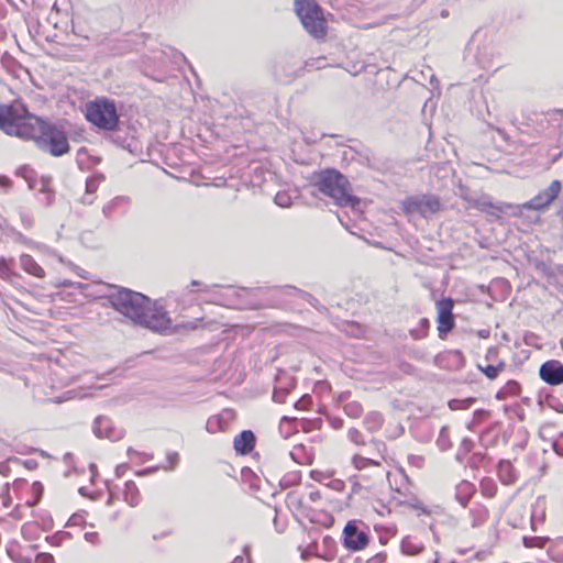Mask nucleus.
<instances>
[{
	"label": "nucleus",
	"mask_w": 563,
	"mask_h": 563,
	"mask_svg": "<svg viewBox=\"0 0 563 563\" xmlns=\"http://www.w3.org/2000/svg\"><path fill=\"white\" fill-rule=\"evenodd\" d=\"M95 200V197L92 194H87L81 198V202L84 205H91Z\"/></svg>",
	"instance_id": "obj_55"
},
{
	"label": "nucleus",
	"mask_w": 563,
	"mask_h": 563,
	"mask_svg": "<svg viewBox=\"0 0 563 563\" xmlns=\"http://www.w3.org/2000/svg\"><path fill=\"white\" fill-rule=\"evenodd\" d=\"M155 468H147V470H144V471H141L139 472V475L141 474H147V473H151L152 471H154Z\"/></svg>",
	"instance_id": "obj_60"
},
{
	"label": "nucleus",
	"mask_w": 563,
	"mask_h": 563,
	"mask_svg": "<svg viewBox=\"0 0 563 563\" xmlns=\"http://www.w3.org/2000/svg\"><path fill=\"white\" fill-rule=\"evenodd\" d=\"M468 516L471 526L473 528H478L486 522L488 518V510L482 505H476L470 509Z\"/></svg>",
	"instance_id": "obj_25"
},
{
	"label": "nucleus",
	"mask_w": 563,
	"mask_h": 563,
	"mask_svg": "<svg viewBox=\"0 0 563 563\" xmlns=\"http://www.w3.org/2000/svg\"><path fill=\"white\" fill-rule=\"evenodd\" d=\"M548 555L552 561L563 563V538L552 541L548 549Z\"/></svg>",
	"instance_id": "obj_27"
},
{
	"label": "nucleus",
	"mask_w": 563,
	"mask_h": 563,
	"mask_svg": "<svg viewBox=\"0 0 563 563\" xmlns=\"http://www.w3.org/2000/svg\"><path fill=\"white\" fill-rule=\"evenodd\" d=\"M367 528L362 521H349L343 529L344 547L352 551L363 550L368 544Z\"/></svg>",
	"instance_id": "obj_8"
},
{
	"label": "nucleus",
	"mask_w": 563,
	"mask_h": 563,
	"mask_svg": "<svg viewBox=\"0 0 563 563\" xmlns=\"http://www.w3.org/2000/svg\"><path fill=\"white\" fill-rule=\"evenodd\" d=\"M323 542H324V543L332 542V539H331L330 537H325V538L323 539Z\"/></svg>",
	"instance_id": "obj_61"
},
{
	"label": "nucleus",
	"mask_w": 563,
	"mask_h": 563,
	"mask_svg": "<svg viewBox=\"0 0 563 563\" xmlns=\"http://www.w3.org/2000/svg\"><path fill=\"white\" fill-rule=\"evenodd\" d=\"M474 401V398L452 399L449 401V407L451 410H465L468 409Z\"/></svg>",
	"instance_id": "obj_36"
},
{
	"label": "nucleus",
	"mask_w": 563,
	"mask_h": 563,
	"mask_svg": "<svg viewBox=\"0 0 563 563\" xmlns=\"http://www.w3.org/2000/svg\"><path fill=\"white\" fill-rule=\"evenodd\" d=\"M476 63L486 70H497L501 66V56L492 43L478 46L474 55Z\"/></svg>",
	"instance_id": "obj_11"
},
{
	"label": "nucleus",
	"mask_w": 563,
	"mask_h": 563,
	"mask_svg": "<svg viewBox=\"0 0 563 563\" xmlns=\"http://www.w3.org/2000/svg\"><path fill=\"white\" fill-rule=\"evenodd\" d=\"M481 493L483 496L493 498L497 494V484L490 477H484L479 484Z\"/></svg>",
	"instance_id": "obj_29"
},
{
	"label": "nucleus",
	"mask_w": 563,
	"mask_h": 563,
	"mask_svg": "<svg viewBox=\"0 0 563 563\" xmlns=\"http://www.w3.org/2000/svg\"><path fill=\"white\" fill-rule=\"evenodd\" d=\"M123 498L131 507H136L141 503V494L134 482L125 483Z\"/></svg>",
	"instance_id": "obj_24"
},
{
	"label": "nucleus",
	"mask_w": 563,
	"mask_h": 563,
	"mask_svg": "<svg viewBox=\"0 0 563 563\" xmlns=\"http://www.w3.org/2000/svg\"><path fill=\"white\" fill-rule=\"evenodd\" d=\"M20 266L25 273L35 277L43 278L45 276L44 269L29 254H22L20 256Z\"/></svg>",
	"instance_id": "obj_22"
},
{
	"label": "nucleus",
	"mask_w": 563,
	"mask_h": 563,
	"mask_svg": "<svg viewBox=\"0 0 563 563\" xmlns=\"http://www.w3.org/2000/svg\"><path fill=\"white\" fill-rule=\"evenodd\" d=\"M539 374L542 380L549 385L563 384V364L556 360H550L544 362L539 369Z\"/></svg>",
	"instance_id": "obj_13"
},
{
	"label": "nucleus",
	"mask_w": 563,
	"mask_h": 563,
	"mask_svg": "<svg viewBox=\"0 0 563 563\" xmlns=\"http://www.w3.org/2000/svg\"><path fill=\"white\" fill-rule=\"evenodd\" d=\"M477 368L484 373L489 379H495L499 373L505 368L504 362H499L498 365H477Z\"/></svg>",
	"instance_id": "obj_31"
},
{
	"label": "nucleus",
	"mask_w": 563,
	"mask_h": 563,
	"mask_svg": "<svg viewBox=\"0 0 563 563\" xmlns=\"http://www.w3.org/2000/svg\"><path fill=\"white\" fill-rule=\"evenodd\" d=\"M243 562H244L243 556L238 555V556H235V558H234V560H233L232 562H230V563H243Z\"/></svg>",
	"instance_id": "obj_57"
},
{
	"label": "nucleus",
	"mask_w": 563,
	"mask_h": 563,
	"mask_svg": "<svg viewBox=\"0 0 563 563\" xmlns=\"http://www.w3.org/2000/svg\"><path fill=\"white\" fill-rule=\"evenodd\" d=\"M545 516V499L543 497L537 498L532 506L531 525L534 529L536 522H543Z\"/></svg>",
	"instance_id": "obj_26"
},
{
	"label": "nucleus",
	"mask_w": 563,
	"mask_h": 563,
	"mask_svg": "<svg viewBox=\"0 0 563 563\" xmlns=\"http://www.w3.org/2000/svg\"><path fill=\"white\" fill-rule=\"evenodd\" d=\"M303 450V446L300 445V446H296L292 451L289 452V455L291 456V459L294 461H296L297 463H301L298 454Z\"/></svg>",
	"instance_id": "obj_51"
},
{
	"label": "nucleus",
	"mask_w": 563,
	"mask_h": 563,
	"mask_svg": "<svg viewBox=\"0 0 563 563\" xmlns=\"http://www.w3.org/2000/svg\"><path fill=\"white\" fill-rule=\"evenodd\" d=\"M318 497H319V493H317V492H313V493H311V494H310V498H311L312 500H314V499H316V498H318Z\"/></svg>",
	"instance_id": "obj_59"
},
{
	"label": "nucleus",
	"mask_w": 563,
	"mask_h": 563,
	"mask_svg": "<svg viewBox=\"0 0 563 563\" xmlns=\"http://www.w3.org/2000/svg\"><path fill=\"white\" fill-rule=\"evenodd\" d=\"M33 489H34V492H36V493H41V492H42V489H43L42 484H41V483H38V482L34 483V484H33Z\"/></svg>",
	"instance_id": "obj_56"
},
{
	"label": "nucleus",
	"mask_w": 563,
	"mask_h": 563,
	"mask_svg": "<svg viewBox=\"0 0 563 563\" xmlns=\"http://www.w3.org/2000/svg\"><path fill=\"white\" fill-rule=\"evenodd\" d=\"M474 493L475 486L468 481H462L455 486V499L463 507H466Z\"/></svg>",
	"instance_id": "obj_20"
},
{
	"label": "nucleus",
	"mask_w": 563,
	"mask_h": 563,
	"mask_svg": "<svg viewBox=\"0 0 563 563\" xmlns=\"http://www.w3.org/2000/svg\"><path fill=\"white\" fill-rule=\"evenodd\" d=\"M309 555H316V556L321 558V559H323L325 561H332L334 559V553L333 552H328V553H324V554H320V553L316 552L312 547L307 548L301 553V558L303 560H307Z\"/></svg>",
	"instance_id": "obj_41"
},
{
	"label": "nucleus",
	"mask_w": 563,
	"mask_h": 563,
	"mask_svg": "<svg viewBox=\"0 0 563 563\" xmlns=\"http://www.w3.org/2000/svg\"><path fill=\"white\" fill-rule=\"evenodd\" d=\"M35 563H54V558L49 553H40L35 558Z\"/></svg>",
	"instance_id": "obj_46"
},
{
	"label": "nucleus",
	"mask_w": 563,
	"mask_h": 563,
	"mask_svg": "<svg viewBox=\"0 0 563 563\" xmlns=\"http://www.w3.org/2000/svg\"><path fill=\"white\" fill-rule=\"evenodd\" d=\"M351 462L357 471V474L351 477L353 492L361 489L371 490L382 484L384 478L389 475V472L379 461L354 454Z\"/></svg>",
	"instance_id": "obj_4"
},
{
	"label": "nucleus",
	"mask_w": 563,
	"mask_h": 563,
	"mask_svg": "<svg viewBox=\"0 0 563 563\" xmlns=\"http://www.w3.org/2000/svg\"><path fill=\"white\" fill-rule=\"evenodd\" d=\"M275 203L283 208H288L292 203V197L287 191H278L275 196Z\"/></svg>",
	"instance_id": "obj_38"
},
{
	"label": "nucleus",
	"mask_w": 563,
	"mask_h": 563,
	"mask_svg": "<svg viewBox=\"0 0 563 563\" xmlns=\"http://www.w3.org/2000/svg\"><path fill=\"white\" fill-rule=\"evenodd\" d=\"M283 292L285 295H288V296H295V297H298V298H301V299H305L307 300L310 305L314 306L316 307V303L318 302V300L312 297L310 294L306 292V291H302L296 287H292V286H286L283 290Z\"/></svg>",
	"instance_id": "obj_30"
},
{
	"label": "nucleus",
	"mask_w": 563,
	"mask_h": 563,
	"mask_svg": "<svg viewBox=\"0 0 563 563\" xmlns=\"http://www.w3.org/2000/svg\"><path fill=\"white\" fill-rule=\"evenodd\" d=\"M49 374H51V383H52V385L49 386L51 390L66 386L70 382V378L66 375L65 369L62 366H59L58 364H54L51 367ZM34 394L38 399H42V400L45 399L44 397H46L47 400H51L54 402H62V401L66 400L65 397L54 396L53 391H46L41 386H37L35 388ZM69 398H70V396L67 397V399H69Z\"/></svg>",
	"instance_id": "obj_10"
},
{
	"label": "nucleus",
	"mask_w": 563,
	"mask_h": 563,
	"mask_svg": "<svg viewBox=\"0 0 563 563\" xmlns=\"http://www.w3.org/2000/svg\"><path fill=\"white\" fill-rule=\"evenodd\" d=\"M329 422H330V426L335 429V430H340L343 428L344 426V422L341 418L339 417H332L329 419Z\"/></svg>",
	"instance_id": "obj_48"
},
{
	"label": "nucleus",
	"mask_w": 563,
	"mask_h": 563,
	"mask_svg": "<svg viewBox=\"0 0 563 563\" xmlns=\"http://www.w3.org/2000/svg\"><path fill=\"white\" fill-rule=\"evenodd\" d=\"M441 209V201L434 195L420 194L401 201V210L407 216L419 214L429 218Z\"/></svg>",
	"instance_id": "obj_7"
},
{
	"label": "nucleus",
	"mask_w": 563,
	"mask_h": 563,
	"mask_svg": "<svg viewBox=\"0 0 563 563\" xmlns=\"http://www.w3.org/2000/svg\"><path fill=\"white\" fill-rule=\"evenodd\" d=\"M369 442L376 446L379 453L386 450V444L375 438H373Z\"/></svg>",
	"instance_id": "obj_52"
},
{
	"label": "nucleus",
	"mask_w": 563,
	"mask_h": 563,
	"mask_svg": "<svg viewBox=\"0 0 563 563\" xmlns=\"http://www.w3.org/2000/svg\"><path fill=\"white\" fill-rule=\"evenodd\" d=\"M178 461H179V455L177 452H168L166 455L167 465H164L163 468L164 470H173L178 464Z\"/></svg>",
	"instance_id": "obj_43"
},
{
	"label": "nucleus",
	"mask_w": 563,
	"mask_h": 563,
	"mask_svg": "<svg viewBox=\"0 0 563 563\" xmlns=\"http://www.w3.org/2000/svg\"><path fill=\"white\" fill-rule=\"evenodd\" d=\"M561 190L562 183L558 179H554L545 189L541 190L533 198L520 205L519 207H521V211L523 209L533 211H544L559 197Z\"/></svg>",
	"instance_id": "obj_9"
},
{
	"label": "nucleus",
	"mask_w": 563,
	"mask_h": 563,
	"mask_svg": "<svg viewBox=\"0 0 563 563\" xmlns=\"http://www.w3.org/2000/svg\"><path fill=\"white\" fill-rule=\"evenodd\" d=\"M128 455L131 457V460H133L134 456L139 457L141 463L153 459V454L140 453L135 451L133 448L128 449Z\"/></svg>",
	"instance_id": "obj_44"
},
{
	"label": "nucleus",
	"mask_w": 563,
	"mask_h": 563,
	"mask_svg": "<svg viewBox=\"0 0 563 563\" xmlns=\"http://www.w3.org/2000/svg\"><path fill=\"white\" fill-rule=\"evenodd\" d=\"M520 385L516 380H508L506 385L497 393L496 397L500 400L508 396H517L520 393Z\"/></svg>",
	"instance_id": "obj_28"
},
{
	"label": "nucleus",
	"mask_w": 563,
	"mask_h": 563,
	"mask_svg": "<svg viewBox=\"0 0 563 563\" xmlns=\"http://www.w3.org/2000/svg\"><path fill=\"white\" fill-rule=\"evenodd\" d=\"M473 449V441L471 439L464 438L460 444L459 451L456 453V460L462 461L464 456L470 453Z\"/></svg>",
	"instance_id": "obj_39"
},
{
	"label": "nucleus",
	"mask_w": 563,
	"mask_h": 563,
	"mask_svg": "<svg viewBox=\"0 0 563 563\" xmlns=\"http://www.w3.org/2000/svg\"><path fill=\"white\" fill-rule=\"evenodd\" d=\"M497 473L500 482L505 485L515 484L518 479V473L514 465L506 460L498 463Z\"/></svg>",
	"instance_id": "obj_19"
},
{
	"label": "nucleus",
	"mask_w": 563,
	"mask_h": 563,
	"mask_svg": "<svg viewBox=\"0 0 563 563\" xmlns=\"http://www.w3.org/2000/svg\"><path fill=\"white\" fill-rule=\"evenodd\" d=\"M433 563H439V558L438 556L434 559Z\"/></svg>",
	"instance_id": "obj_64"
},
{
	"label": "nucleus",
	"mask_w": 563,
	"mask_h": 563,
	"mask_svg": "<svg viewBox=\"0 0 563 563\" xmlns=\"http://www.w3.org/2000/svg\"><path fill=\"white\" fill-rule=\"evenodd\" d=\"M243 553L249 558L250 556V545H245L243 548Z\"/></svg>",
	"instance_id": "obj_58"
},
{
	"label": "nucleus",
	"mask_w": 563,
	"mask_h": 563,
	"mask_svg": "<svg viewBox=\"0 0 563 563\" xmlns=\"http://www.w3.org/2000/svg\"><path fill=\"white\" fill-rule=\"evenodd\" d=\"M255 435L251 430L239 433L233 441L234 449L240 454H247L254 449Z\"/></svg>",
	"instance_id": "obj_17"
},
{
	"label": "nucleus",
	"mask_w": 563,
	"mask_h": 563,
	"mask_svg": "<svg viewBox=\"0 0 563 563\" xmlns=\"http://www.w3.org/2000/svg\"><path fill=\"white\" fill-rule=\"evenodd\" d=\"M84 538L87 542L96 545L99 543V534L98 532H95V531H87L85 532L84 534Z\"/></svg>",
	"instance_id": "obj_45"
},
{
	"label": "nucleus",
	"mask_w": 563,
	"mask_h": 563,
	"mask_svg": "<svg viewBox=\"0 0 563 563\" xmlns=\"http://www.w3.org/2000/svg\"><path fill=\"white\" fill-rule=\"evenodd\" d=\"M559 216L561 217V219L563 220V209L559 212Z\"/></svg>",
	"instance_id": "obj_63"
},
{
	"label": "nucleus",
	"mask_w": 563,
	"mask_h": 563,
	"mask_svg": "<svg viewBox=\"0 0 563 563\" xmlns=\"http://www.w3.org/2000/svg\"><path fill=\"white\" fill-rule=\"evenodd\" d=\"M383 423H384V417L378 411L367 412L363 420L364 428L371 433H375L378 430H380V428L383 427Z\"/></svg>",
	"instance_id": "obj_23"
},
{
	"label": "nucleus",
	"mask_w": 563,
	"mask_h": 563,
	"mask_svg": "<svg viewBox=\"0 0 563 563\" xmlns=\"http://www.w3.org/2000/svg\"><path fill=\"white\" fill-rule=\"evenodd\" d=\"M93 432L98 438H106L110 441H119L124 435L123 430L115 428L112 421L107 417L96 418Z\"/></svg>",
	"instance_id": "obj_14"
},
{
	"label": "nucleus",
	"mask_w": 563,
	"mask_h": 563,
	"mask_svg": "<svg viewBox=\"0 0 563 563\" xmlns=\"http://www.w3.org/2000/svg\"><path fill=\"white\" fill-rule=\"evenodd\" d=\"M87 120L100 130L114 131L119 125V114L113 101L97 99L86 106Z\"/></svg>",
	"instance_id": "obj_5"
},
{
	"label": "nucleus",
	"mask_w": 563,
	"mask_h": 563,
	"mask_svg": "<svg viewBox=\"0 0 563 563\" xmlns=\"http://www.w3.org/2000/svg\"><path fill=\"white\" fill-rule=\"evenodd\" d=\"M548 538L544 537H523L522 542L526 548H539L542 549L545 547Z\"/></svg>",
	"instance_id": "obj_34"
},
{
	"label": "nucleus",
	"mask_w": 563,
	"mask_h": 563,
	"mask_svg": "<svg viewBox=\"0 0 563 563\" xmlns=\"http://www.w3.org/2000/svg\"><path fill=\"white\" fill-rule=\"evenodd\" d=\"M110 306L134 324L154 332H165L172 327L168 312L141 292L126 288H114L108 295Z\"/></svg>",
	"instance_id": "obj_2"
},
{
	"label": "nucleus",
	"mask_w": 563,
	"mask_h": 563,
	"mask_svg": "<svg viewBox=\"0 0 563 563\" xmlns=\"http://www.w3.org/2000/svg\"><path fill=\"white\" fill-rule=\"evenodd\" d=\"M453 300L451 298H443L437 301V313H438V331L439 335L448 333L454 327L453 318Z\"/></svg>",
	"instance_id": "obj_12"
},
{
	"label": "nucleus",
	"mask_w": 563,
	"mask_h": 563,
	"mask_svg": "<svg viewBox=\"0 0 563 563\" xmlns=\"http://www.w3.org/2000/svg\"><path fill=\"white\" fill-rule=\"evenodd\" d=\"M343 411L347 417L357 419L363 413V407L358 401L353 400L344 405Z\"/></svg>",
	"instance_id": "obj_32"
},
{
	"label": "nucleus",
	"mask_w": 563,
	"mask_h": 563,
	"mask_svg": "<svg viewBox=\"0 0 563 563\" xmlns=\"http://www.w3.org/2000/svg\"><path fill=\"white\" fill-rule=\"evenodd\" d=\"M474 207L477 210H479L482 212H486L494 217H497L499 213H507L508 211L514 217L521 216V207H516L511 203L494 205L493 202L487 201V200H476L474 202Z\"/></svg>",
	"instance_id": "obj_15"
},
{
	"label": "nucleus",
	"mask_w": 563,
	"mask_h": 563,
	"mask_svg": "<svg viewBox=\"0 0 563 563\" xmlns=\"http://www.w3.org/2000/svg\"><path fill=\"white\" fill-rule=\"evenodd\" d=\"M346 437L349 441L355 445H365L367 443L364 434L356 428H350L347 430Z\"/></svg>",
	"instance_id": "obj_35"
},
{
	"label": "nucleus",
	"mask_w": 563,
	"mask_h": 563,
	"mask_svg": "<svg viewBox=\"0 0 563 563\" xmlns=\"http://www.w3.org/2000/svg\"><path fill=\"white\" fill-rule=\"evenodd\" d=\"M232 415L230 411H223L219 415L212 416L207 420L206 429L209 433H217L225 431L229 427Z\"/></svg>",
	"instance_id": "obj_18"
},
{
	"label": "nucleus",
	"mask_w": 563,
	"mask_h": 563,
	"mask_svg": "<svg viewBox=\"0 0 563 563\" xmlns=\"http://www.w3.org/2000/svg\"><path fill=\"white\" fill-rule=\"evenodd\" d=\"M429 320L428 319H421L419 323L418 329H413L410 331L411 336L413 339H422L427 335V331L429 329Z\"/></svg>",
	"instance_id": "obj_40"
},
{
	"label": "nucleus",
	"mask_w": 563,
	"mask_h": 563,
	"mask_svg": "<svg viewBox=\"0 0 563 563\" xmlns=\"http://www.w3.org/2000/svg\"><path fill=\"white\" fill-rule=\"evenodd\" d=\"M437 445L441 451H446L451 448L449 429L443 427L440 430L439 437L437 439Z\"/></svg>",
	"instance_id": "obj_33"
},
{
	"label": "nucleus",
	"mask_w": 563,
	"mask_h": 563,
	"mask_svg": "<svg viewBox=\"0 0 563 563\" xmlns=\"http://www.w3.org/2000/svg\"><path fill=\"white\" fill-rule=\"evenodd\" d=\"M314 186L340 207H355L360 202L358 198L350 194L347 178L335 169L320 172L314 178Z\"/></svg>",
	"instance_id": "obj_3"
},
{
	"label": "nucleus",
	"mask_w": 563,
	"mask_h": 563,
	"mask_svg": "<svg viewBox=\"0 0 563 563\" xmlns=\"http://www.w3.org/2000/svg\"><path fill=\"white\" fill-rule=\"evenodd\" d=\"M424 549L421 540L413 536H407L401 540L400 550L405 555H417Z\"/></svg>",
	"instance_id": "obj_21"
},
{
	"label": "nucleus",
	"mask_w": 563,
	"mask_h": 563,
	"mask_svg": "<svg viewBox=\"0 0 563 563\" xmlns=\"http://www.w3.org/2000/svg\"><path fill=\"white\" fill-rule=\"evenodd\" d=\"M310 404H311V397L303 396L301 399H299L296 402V408H298V409H307L308 405H310Z\"/></svg>",
	"instance_id": "obj_49"
},
{
	"label": "nucleus",
	"mask_w": 563,
	"mask_h": 563,
	"mask_svg": "<svg viewBox=\"0 0 563 563\" xmlns=\"http://www.w3.org/2000/svg\"><path fill=\"white\" fill-rule=\"evenodd\" d=\"M295 11L309 34L314 37L325 35L322 10L314 0H295Z\"/></svg>",
	"instance_id": "obj_6"
},
{
	"label": "nucleus",
	"mask_w": 563,
	"mask_h": 563,
	"mask_svg": "<svg viewBox=\"0 0 563 563\" xmlns=\"http://www.w3.org/2000/svg\"><path fill=\"white\" fill-rule=\"evenodd\" d=\"M404 433V427L400 423L395 424L393 428L389 426L386 429V438L389 440L397 439Z\"/></svg>",
	"instance_id": "obj_42"
},
{
	"label": "nucleus",
	"mask_w": 563,
	"mask_h": 563,
	"mask_svg": "<svg viewBox=\"0 0 563 563\" xmlns=\"http://www.w3.org/2000/svg\"><path fill=\"white\" fill-rule=\"evenodd\" d=\"M286 503L289 508L298 510L302 507V497L296 492H290L287 494Z\"/></svg>",
	"instance_id": "obj_37"
},
{
	"label": "nucleus",
	"mask_w": 563,
	"mask_h": 563,
	"mask_svg": "<svg viewBox=\"0 0 563 563\" xmlns=\"http://www.w3.org/2000/svg\"><path fill=\"white\" fill-rule=\"evenodd\" d=\"M129 207L130 199L124 196H118L103 206L102 213L107 219H112L125 214Z\"/></svg>",
	"instance_id": "obj_16"
},
{
	"label": "nucleus",
	"mask_w": 563,
	"mask_h": 563,
	"mask_svg": "<svg viewBox=\"0 0 563 563\" xmlns=\"http://www.w3.org/2000/svg\"><path fill=\"white\" fill-rule=\"evenodd\" d=\"M129 468V465L128 464H120L115 467V474L118 477H121L123 476V474L125 473V471Z\"/></svg>",
	"instance_id": "obj_54"
},
{
	"label": "nucleus",
	"mask_w": 563,
	"mask_h": 563,
	"mask_svg": "<svg viewBox=\"0 0 563 563\" xmlns=\"http://www.w3.org/2000/svg\"><path fill=\"white\" fill-rule=\"evenodd\" d=\"M0 129L8 135L32 140L38 150L52 156H62L69 151L63 130L30 113L21 103L0 106Z\"/></svg>",
	"instance_id": "obj_1"
},
{
	"label": "nucleus",
	"mask_w": 563,
	"mask_h": 563,
	"mask_svg": "<svg viewBox=\"0 0 563 563\" xmlns=\"http://www.w3.org/2000/svg\"><path fill=\"white\" fill-rule=\"evenodd\" d=\"M70 521H71L73 523H78L77 517H75V516H74V517H71Z\"/></svg>",
	"instance_id": "obj_62"
},
{
	"label": "nucleus",
	"mask_w": 563,
	"mask_h": 563,
	"mask_svg": "<svg viewBox=\"0 0 563 563\" xmlns=\"http://www.w3.org/2000/svg\"><path fill=\"white\" fill-rule=\"evenodd\" d=\"M97 188H98V181L97 180H95L92 178L87 179V181H86V192L87 194H92L93 195L96 192Z\"/></svg>",
	"instance_id": "obj_47"
},
{
	"label": "nucleus",
	"mask_w": 563,
	"mask_h": 563,
	"mask_svg": "<svg viewBox=\"0 0 563 563\" xmlns=\"http://www.w3.org/2000/svg\"><path fill=\"white\" fill-rule=\"evenodd\" d=\"M67 538H69L68 532H59V533L51 537V540H52L53 544H59L60 541H63L64 539H67Z\"/></svg>",
	"instance_id": "obj_50"
},
{
	"label": "nucleus",
	"mask_w": 563,
	"mask_h": 563,
	"mask_svg": "<svg viewBox=\"0 0 563 563\" xmlns=\"http://www.w3.org/2000/svg\"><path fill=\"white\" fill-rule=\"evenodd\" d=\"M273 398L275 401L277 402H283L285 400V393L284 391H280V390H277L275 389L274 390V394H273Z\"/></svg>",
	"instance_id": "obj_53"
}]
</instances>
